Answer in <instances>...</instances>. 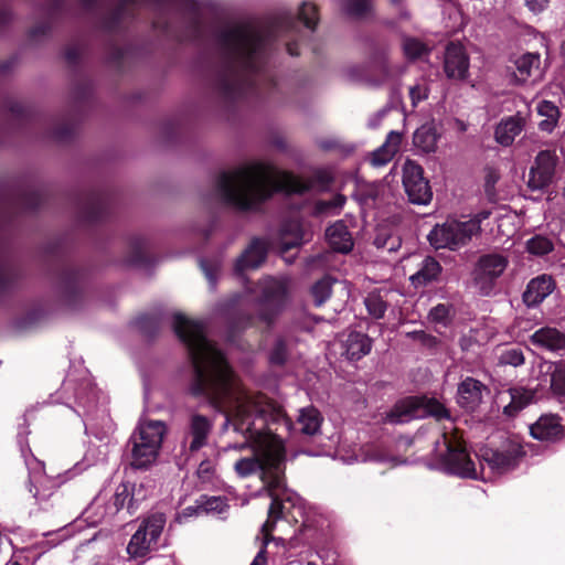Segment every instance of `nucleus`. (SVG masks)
<instances>
[{
  "label": "nucleus",
  "mask_w": 565,
  "mask_h": 565,
  "mask_svg": "<svg viewBox=\"0 0 565 565\" xmlns=\"http://www.w3.org/2000/svg\"><path fill=\"white\" fill-rule=\"evenodd\" d=\"M172 328L185 345L192 364L190 394L205 397L216 412L225 415L236 431L246 437L253 449L252 457L235 462L237 476L247 478L259 472L264 488H284L286 454L279 429L289 433L292 426L285 409L263 394L253 396L244 392L226 356L207 340L202 321L177 312Z\"/></svg>",
  "instance_id": "nucleus-1"
},
{
  "label": "nucleus",
  "mask_w": 565,
  "mask_h": 565,
  "mask_svg": "<svg viewBox=\"0 0 565 565\" xmlns=\"http://www.w3.org/2000/svg\"><path fill=\"white\" fill-rule=\"evenodd\" d=\"M218 42L224 49L215 74V89L221 99L233 104L260 93L259 82L276 83L265 70L264 34L249 24L222 30Z\"/></svg>",
  "instance_id": "nucleus-2"
},
{
  "label": "nucleus",
  "mask_w": 565,
  "mask_h": 565,
  "mask_svg": "<svg viewBox=\"0 0 565 565\" xmlns=\"http://www.w3.org/2000/svg\"><path fill=\"white\" fill-rule=\"evenodd\" d=\"M332 181L331 173L326 169H317L311 178L302 179L292 172L274 177L270 164L253 163L222 171L216 179L215 190L224 204L247 212L257 210L275 193L302 195L316 186L327 189Z\"/></svg>",
  "instance_id": "nucleus-3"
},
{
  "label": "nucleus",
  "mask_w": 565,
  "mask_h": 565,
  "mask_svg": "<svg viewBox=\"0 0 565 565\" xmlns=\"http://www.w3.org/2000/svg\"><path fill=\"white\" fill-rule=\"evenodd\" d=\"M46 258L50 263V270L55 277L61 302L70 309L79 308L88 284L87 269L73 264L60 244L47 248Z\"/></svg>",
  "instance_id": "nucleus-4"
},
{
  "label": "nucleus",
  "mask_w": 565,
  "mask_h": 565,
  "mask_svg": "<svg viewBox=\"0 0 565 565\" xmlns=\"http://www.w3.org/2000/svg\"><path fill=\"white\" fill-rule=\"evenodd\" d=\"M264 307L257 315L245 311H235L227 319V339L235 343L239 335L247 329L257 327L259 322L270 330L281 311L286 298L287 286L280 280H270L263 290Z\"/></svg>",
  "instance_id": "nucleus-5"
},
{
  "label": "nucleus",
  "mask_w": 565,
  "mask_h": 565,
  "mask_svg": "<svg viewBox=\"0 0 565 565\" xmlns=\"http://www.w3.org/2000/svg\"><path fill=\"white\" fill-rule=\"evenodd\" d=\"M164 434L166 425L162 422L149 420L140 424L129 439L132 468L147 469L156 461Z\"/></svg>",
  "instance_id": "nucleus-6"
},
{
  "label": "nucleus",
  "mask_w": 565,
  "mask_h": 565,
  "mask_svg": "<svg viewBox=\"0 0 565 565\" xmlns=\"http://www.w3.org/2000/svg\"><path fill=\"white\" fill-rule=\"evenodd\" d=\"M44 203L42 190L31 185H19L11 189L0 200V223L10 225L26 212L38 211Z\"/></svg>",
  "instance_id": "nucleus-7"
},
{
  "label": "nucleus",
  "mask_w": 565,
  "mask_h": 565,
  "mask_svg": "<svg viewBox=\"0 0 565 565\" xmlns=\"http://www.w3.org/2000/svg\"><path fill=\"white\" fill-rule=\"evenodd\" d=\"M77 215L87 225H97L110 218L114 209V195L105 189L94 188L76 198Z\"/></svg>",
  "instance_id": "nucleus-8"
},
{
  "label": "nucleus",
  "mask_w": 565,
  "mask_h": 565,
  "mask_svg": "<svg viewBox=\"0 0 565 565\" xmlns=\"http://www.w3.org/2000/svg\"><path fill=\"white\" fill-rule=\"evenodd\" d=\"M475 224H469L467 221L447 218L443 224H436L427 238L436 249L458 250L467 246L472 237L478 236Z\"/></svg>",
  "instance_id": "nucleus-9"
},
{
  "label": "nucleus",
  "mask_w": 565,
  "mask_h": 565,
  "mask_svg": "<svg viewBox=\"0 0 565 565\" xmlns=\"http://www.w3.org/2000/svg\"><path fill=\"white\" fill-rule=\"evenodd\" d=\"M446 452L441 457V461L446 470L456 476L475 479L477 477L475 462L466 447V441L458 430L443 434Z\"/></svg>",
  "instance_id": "nucleus-10"
},
{
  "label": "nucleus",
  "mask_w": 565,
  "mask_h": 565,
  "mask_svg": "<svg viewBox=\"0 0 565 565\" xmlns=\"http://www.w3.org/2000/svg\"><path fill=\"white\" fill-rule=\"evenodd\" d=\"M525 455L523 446L511 439H507L499 447L484 446L479 450L480 461L499 475L514 470Z\"/></svg>",
  "instance_id": "nucleus-11"
},
{
  "label": "nucleus",
  "mask_w": 565,
  "mask_h": 565,
  "mask_svg": "<svg viewBox=\"0 0 565 565\" xmlns=\"http://www.w3.org/2000/svg\"><path fill=\"white\" fill-rule=\"evenodd\" d=\"M508 265V258L501 254L489 253L479 257L472 271V280L481 296L493 294Z\"/></svg>",
  "instance_id": "nucleus-12"
},
{
  "label": "nucleus",
  "mask_w": 565,
  "mask_h": 565,
  "mask_svg": "<svg viewBox=\"0 0 565 565\" xmlns=\"http://www.w3.org/2000/svg\"><path fill=\"white\" fill-rule=\"evenodd\" d=\"M298 21L302 22L303 25L315 31L319 23V10L313 2L305 1L299 8L297 18L290 12H281L273 17L268 24V36L274 38L281 32L292 31Z\"/></svg>",
  "instance_id": "nucleus-13"
},
{
  "label": "nucleus",
  "mask_w": 565,
  "mask_h": 565,
  "mask_svg": "<svg viewBox=\"0 0 565 565\" xmlns=\"http://www.w3.org/2000/svg\"><path fill=\"white\" fill-rule=\"evenodd\" d=\"M403 185L411 203L425 205L430 202L429 182L424 177L423 167L414 160L407 159L403 166Z\"/></svg>",
  "instance_id": "nucleus-14"
},
{
  "label": "nucleus",
  "mask_w": 565,
  "mask_h": 565,
  "mask_svg": "<svg viewBox=\"0 0 565 565\" xmlns=\"http://www.w3.org/2000/svg\"><path fill=\"white\" fill-rule=\"evenodd\" d=\"M213 426V420L210 417L200 413H192L183 430L182 447L190 455L201 450L207 445Z\"/></svg>",
  "instance_id": "nucleus-15"
},
{
  "label": "nucleus",
  "mask_w": 565,
  "mask_h": 565,
  "mask_svg": "<svg viewBox=\"0 0 565 565\" xmlns=\"http://www.w3.org/2000/svg\"><path fill=\"white\" fill-rule=\"evenodd\" d=\"M558 157L555 151L542 150L535 158V163L530 170L529 188L532 190H542L548 186L555 175Z\"/></svg>",
  "instance_id": "nucleus-16"
},
{
  "label": "nucleus",
  "mask_w": 565,
  "mask_h": 565,
  "mask_svg": "<svg viewBox=\"0 0 565 565\" xmlns=\"http://www.w3.org/2000/svg\"><path fill=\"white\" fill-rule=\"evenodd\" d=\"M138 0H119L114 9L105 13L100 19V24L104 31L108 33H116L120 30L125 18L135 19L137 17L136 9L132 8ZM148 3L156 6H164L171 0H145Z\"/></svg>",
  "instance_id": "nucleus-17"
},
{
  "label": "nucleus",
  "mask_w": 565,
  "mask_h": 565,
  "mask_svg": "<svg viewBox=\"0 0 565 565\" xmlns=\"http://www.w3.org/2000/svg\"><path fill=\"white\" fill-rule=\"evenodd\" d=\"M444 71L448 78L463 81L469 75V56L459 43L450 42L445 52Z\"/></svg>",
  "instance_id": "nucleus-18"
},
{
  "label": "nucleus",
  "mask_w": 565,
  "mask_h": 565,
  "mask_svg": "<svg viewBox=\"0 0 565 565\" xmlns=\"http://www.w3.org/2000/svg\"><path fill=\"white\" fill-rule=\"evenodd\" d=\"M268 254V243L260 237L252 238L248 246L243 250L241 256L236 259L234 270L236 274L242 275L248 269H256L260 267Z\"/></svg>",
  "instance_id": "nucleus-19"
},
{
  "label": "nucleus",
  "mask_w": 565,
  "mask_h": 565,
  "mask_svg": "<svg viewBox=\"0 0 565 565\" xmlns=\"http://www.w3.org/2000/svg\"><path fill=\"white\" fill-rule=\"evenodd\" d=\"M483 392H488V387L482 382L467 376L458 384L457 403L461 408L475 412L482 402Z\"/></svg>",
  "instance_id": "nucleus-20"
},
{
  "label": "nucleus",
  "mask_w": 565,
  "mask_h": 565,
  "mask_svg": "<svg viewBox=\"0 0 565 565\" xmlns=\"http://www.w3.org/2000/svg\"><path fill=\"white\" fill-rule=\"evenodd\" d=\"M514 71L511 82L515 85H524L529 82L534 83L541 77V56L539 53H525L515 58Z\"/></svg>",
  "instance_id": "nucleus-21"
},
{
  "label": "nucleus",
  "mask_w": 565,
  "mask_h": 565,
  "mask_svg": "<svg viewBox=\"0 0 565 565\" xmlns=\"http://www.w3.org/2000/svg\"><path fill=\"white\" fill-rule=\"evenodd\" d=\"M530 431L535 439L553 443L563 439L565 435L562 418L554 414L542 415L531 425Z\"/></svg>",
  "instance_id": "nucleus-22"
},
{
  "label": "nucleus",
  "mask_w": 565,
  "mask_h": 565,
  "mask_svg": "<svg viewBox=\"0 0 565 565\" xmlns=\"http://www.w3.org/2000/svg\"><path fill=\"white\" fill-rule=\"evenodd\" d=\"M556 288L552 276L542 274L532 278L522 295L523 302L527 307H536L542 303Z\"/></svg>",
  "instance_id": "nucleus-23"
},
{
  "label": "nucleus",
  "mask_w": 565,
  "mask_h": 565,
  "mask_svg": "<svg viewBox=\"0 0 565 565\" xmlns=\"http://www.w3.org/2000/svg\"><path fill=\"white\" fill-rule=\"evenodd\" d=\"M264 489L271 499L268 509V518L262 526L264 543L267 544L274 539L271 533L275 530L276 522L284 516L285 504L284 499L280 498L279 493L286 490V484L281 489H270L269 487Z\"/></svg>",
  "instance_id": "nucleus-24"
},
{
  "label": "nucleus",
  "mask_w": 565,
  "mask_h": 565,
  "mask_svg": "<svg viewBox=\"0 0 565 565\" xmlns=\"http://www.w3.org/2000/svg\"><path fill=\"white\" fill-rule=\"evenodd\" d=\"M326 237L330 247L341 254H348L353 248L352 235L343 221H337L326 231Z\"/></svg>",
  "instance_id": "nucleus-25"
},
{
  "label": "nucleus",
  "mask_w": 565,
  "mask_h": 565,
  "mask_svg": "<svg viewBox=\"0 0 565 565\" xmlns=\"http://www.w3.org/2000/svg\"><path fill=\"white\" fill-rule=\"evenodd\" d=\"M524 125V118L519 115L502 119L494 131L497 142L503 147L511 146L515 137L522 132Z\"/></svg>",
  "instance_id": "nucleus-26"
},
{
  "label": "nucleus",
  "mask_w": 565,
  "mask_h": 565,
  "mask_svg": "<svg viewBox=\"0 0 565 565\" xmlns=\"http://www.w3.org/2000/svg\"><path fill=\"white\" fill-rule=\"evenodd\" d=\"M419 399L412 395L397 401L387 413V420L392 424H401L411 418H419Z\"/></svg>",
  "instance_id": "nucleus-27"
},
{
  "label": "nucleus",
  "mask_w": 565,
  "mask_h": 565,
  "mask_svg": "<svg viewBox=\"0 0 565 565\" xmlns=\"http://www.w3.org/2000/svg\"><path fill=\"white\" fill-rule=\"evenodd\" d=\"M443 267L440 263L433 256H427L422 262L417 273L411 276L409 280L415 288L425 287L428 284L438 281Z\"/></svg>",
  "instance_id": "nucleus-28"
},
{
  "label": "nucleus",
  "mask_w": 565,
  "mask_h": 565,
  "mask_svg": "<svg viewBox=\"0 0 565 565\" xmlns=\"http://www.w3.org/2000/svg\"><path fill=\"white\" fill-rule=\"evenodd\" d=\"M401 142L402 135L395 130L390 131L385 142L372 152V166L382 167L387 164L398 151Z\"/></svg>",
  "instance_id": "nucleus-29"
},
{
  "label": "nucleus",
  "mask_w": 565,
  "mask_h": 565,
  "mask_svg": "<svg viewBox=\"0 0 565 565\" xmlns=\"http://www.w3.org/2000/svg\"><path fill=\"white\" fill-rule=\"evenodd\" d=\"M531 342L551 351L565 349V335L556 328L544 327L536 330L531 335Z\"/></svg>",
  "instance_id": "nucleus-30"
},
{
  "label": "nucleus",
  "mask_w": 565,
  "mask_h": 565,
  "mask_svg": "<svg viewBox=\"0 0 565 565\" xmlns=\"http://www.w3.org/2000/svg\"><path fill=\"white\" fill-rule=\"evenodd\" d=\"M344 347L347 358L351 361H359L370 353L372 339L365 333L352 331L349 333Z\"/></svg>",
  "instance_id": "nucleus-31"
},
{
  "label": "nucleus",
  "mask_w": 565,
  "mask_h": 565,
  "mask_svg": "<svg viewBox=\"0 0 565 565\" xmlns=\"http://www.w3.org/2000/svg\"><path fill=\"white\" fill-rule=\"evenodd\" d=\"M536 111L543 119L537 124L542 132L552 134L558 125L561 118L559 108L551 100H540L536 105Z\"/></svg>",
  "instance_id": "nucleus-32"
},
{
  "label": "nucleus",
  "mask_w": 565,
  "mask_h": 565,
  "mask_svg": "<svg viewBox=\"0 0 565 565\" xmlns=\"http://www.w3.org/2000/svg\"><path fill=\"white\" fill-rule=\"evenodd\" d=\"M128 254L126 262L134 266H148L152 263V258L147 253L148 241L140 235H134L128 243Z\"/></svg>",
  "instance_id": "nucleus-33"
},
{
  "label": "nucleus",
  "mask_w": 565,
  "mask_h": 565,
  "mask_svg": "<svg viewBox=\"0 0 565 565\" xmlns=\"http://www.w3.org/2000/svg\"><path fill=\"white\" fill-rule=\"evenodd\" d=\"M323 417L315 406H307L299 411L297 424L301 434L315 436L320 431Z\"/></svg>",
  "instance_id": "nucleus-34"
},
{
  "label": "nucleus",
  "mask_w": 565,
  "mask_h": 565,
  "mask_svg": "<svg viewBox=\"0 0 565 565\" xmlns=\"http://www.w3.org/2000/svg\"><path fill=\"white\" fill-rule=\"evenodd\" d=\"M21 277L20 269L11 260L0 257V297L11 292Z\"/></svg>",
  "instance_id": "nucleus-35"
},
{
  "label": "nucleus",
  "mask_w": 565,
  "mask_h": 565,
  "mask_svg": "<svg viewBox=\"0 0 565 565\" xmlns=\"http://www.w3.org/2000/svg\"><path fill=\"white\" fill-rule=\"evenodd\" d=\"M511 401L503 407V414L508 417L516 416L523 408L534 399V392L526 388H510Z\"/></svg>",
  "instance_id": "nucleus-36"
},
{
  "label": "nucleus",
  "mask_w": 565,
  "mask_h": 565,
  "mask_svg": "<svg viewBox=\"0 0 565 565\" xmlns=\"http://www.w3.org/2000/svg\"><path fill=\"white\" fill-rule=\"evenodd\" d=\"M163 321V312L156 310L149 313H142L135 320L138 330L147 338L153 339L158 335Z\"/></svg>",
  "instance_id": "nucleus-37"
},
{
  "label": "nucleus",
  "mask_w": 565,
  "mask_h": 565,
  "mask_svg": "<svg viewBox=\"0 0 565 565\" xmlns=\"http://www.w3.org/2000/svg\"><path fill=\"white\" fill-rule=\"evenodd\" d=\"M76 132V125L68 117H63L51 122L46 135L57 142L71 141Z\"/></svg>",
  "instance_id": "nucleus-38"
},
{
  "label": "nucleus",
  "mask_w": 565,
  "mask_h": 565,
  "mask_svg": "<svg viewBox=\"0 0 565 565\" xmlns=\"http://www.w3.org/2000/svg\"><path fill=\"white\" fill-rule=\"evenodd\" d=\"M419 399V418L431 416L436 419H448L450 413L446 406L435 397H428L426 395H417Z\"/></svg>",
  "instance_id": "nucleus-39"
},
{
  "label": "nucleus",
  "mask_w": 565,
  "mask_h": 565,
  "mask_svg": "<svg viewBox=\"0 0 565 565\" xmlns=\"http://www.w3.org/2000/svg\"><path fill=\"white\" fill-rule=\"evenodd\" d=\"M437 134L433 125H423L416 129L413 143L425 153L434 152L437 148Z\"/></svg>",
  "instance_id": "nucleus-40"
},
{
  "label": "nucleus",
  "mask_w": 565,
  "mask_h": 565,
  "mask_svg": "<svg viewBox=\"0 0 565 565\" xmlns=\"http://www.w3.org/2000/svg\"><path fill=\"white\" fill-rule=\"evenodd\" d=\"M341 8L351 19L362 20L373 10L372 0H342Z\"/></svg>",
  "instance_id": "nucleus-41"
},
{
  "label": "nucleus",
  "mask_w": 565,
  "mask_h": 565,
  "mask_svg": "<svg viewBox=\"0 0 565 565\" xmlns=\"http://www.w3.org/2000/svg\"><path fill=\"white\" fill-rule=\"evenodd\" d=\"M149 536L140 527L131 536L127 552L134 557L145 556L156 544L148 540Z\"/></svg>",
  "instance_id": "nucleus-42"
},
{
  "label": "nucleus",
  "mask_w": 565,
  "mask_h": 565,
  "mask_svg": "<svg viewBox=\"0 0 565 565\" xmlns=\"http://www.w3.org/2000/svg\"><path fill=\"white\" fill-rule=\"evenodd\" d=\"M166 524V515L163 513H152L143 522L140 524V529L145 531V533L149 536V541H152L157 544L158 539L160 537L162 530Z\"/></svg>",
  "instance_id": "nucleus-43"
},
{
  "label": "nucleus",
  "mask_w": 565,
  "mask_h": 565,
  "mask_svg": "<svg viewBox=\"0 0 565 565\" xmlns=\"http://www.w3.org/2000/svg\"><path fill=\"white\" fill-rule=\"evenodd\" d=\"M6 108L21 126H28L36 121L30 107L18 100H8Z\"/></svg>",
  "instance_id": "nucleus-44"
},
{
  "label": "nucleus",
  "mask_w": 565,
  "mask_h": 565,
  "mask_svg": "<svg viewBox=\"0 0 565 565\" xmlns=\"http://www.w3.org/2000/svg\"><path fill=\"white\" fill-rule=\"evenodd\" d=\"M289 359L288 342L284 337H278L268 353V362L273 366H284Z\"/></svg>",
  "instance_id": "nucleus-45"
},
{
  "label": "nucleus",
  "mask_w": 565,
  "mask_h": 565,
  "mask_svg": "<svg viewBox=\"0 0 565 565\" xmlns=\"http://www.w3.org/2000/svg\"><path fill=\"white\" fill-rule=\"evenodd\" d=\"M366 45L370 51V57L374 63L384 64L388 50V43L381 36H369Z\"/></svg>",
  "instance_id": "nucleus-46"
},
{
  "label": "nucleus",
  "mask_w": 565,
  "mask_h": 565,
  "mask_svg": "<svg viewBox=\"0 0 565 565\" xmlns=\"http://www.w3.org/2000/svg\"><path fill=\"white\" fill-rule=\"evenodd\" d=\"M366 310L374 319H382L387 310V302L379 292H370L364 299Z\"/></svg>",
  "instance_id": "nucleus-47"
},
{
  "label": "nucleus",
  "mask_w": 565,
  "mask_h": 565,
  "mask_svg": "<svg viewBox=\"0 0 565 565\" xmlns=\"http://www.w3.org/2000/svg\"><path fill=\"white\" fill-rule=\"evenodd\" d=\"M554 249L553 242L543 235H535L526 242V250L535 256H545Z\"/></svg>",
  "instance_id": "nucleus-48"
},
{
  "label": "nucleus",
  "mask_w": 565,
  "mask_h": 565,
  "mask_svg": "<svg viewBox=\"0 0 565 565\" xmlns=\"http://www.w3.org/2000/svg\"><path fill=\"white\" fill-rule=\"evenodd\" d=\"M332 282L330 277L326 276L319 279L311 287V296L313 297L315 306H322L331 296Z\"/></svg>",
  "instance_id": "nucleus-49"
},
{
  "label": "nucleus",
  "mask_w": 565,
  "mask_h": 565,
  "mask_svg": "<svg viewBox=\"0 0 565 565\" xmlns=\"http://www.w3.org/2000/svg\"><path fill=\"white\" fill-rule=\"evenodd\" d=\"M551 390L555 395L565 396V361L554 364L551 373Z\"/></svg>",
  "instance_id": "nucleus-50"
},
{
  "label": "nucleus",
  "mask_w": 565,
  "mask_h": 565,
  "mask_svg": "<svg viewBox=\"0 0 565 565\" xmlns=\"http://www.w3.org/2000/svg\"><path fill=\"white\" fill-rule=\"evenodd\" d=\"M186 8L192 13V17L189 22V28L191 31V36L193 40H199L203 33V24L201 17L199 14V8L195 0H186Z\"/></svg>",
  "instance_id": "nucleus-51"
},
{
  "label": "nucleus",
  "mask_w": 565,
  "mask_h": 565,
  "mask_svg": "<svg viewBox=\"0 0 565 565\" xmlns=\"http://www.w3.org/2000/svg\"><path fill=\"white\" fill-rule=\"evenodd\" d=\"M401 237L386 232H380L374 238V245L379 249H386L387 252H396L401 247Z\"/></svg>",
  "instance_id": "nucleus-52"
},
{
  "label": "nucleus",
  "mask_w": 565,
  "mask_h": 565,
  "mask_svg": "<svg viewBox=\"0 0 565 565\" xmlns=\"http://www.w3.org/2000/svg\"><path fill=\"white\" fill-rule=\"evenodd\" d=\"M403 51L407 58L416 60L428 53L427 46L415 38H406L403 43Z\"/></svg>",
  "instance_id": "nucleus-53"
},
{
  "label": "nucleus",
  "mask_w": 565,
  "mask_h": 565,
  "mask_svg": "<svg viewBox=\"0 0 565 565\" xmlns=\"http://www.w3.org/2000/svg\"><path fill=\"white\" fill-rule=\"evenodd\" d=\"M146 499V490L143 484H129V500L127 502V511L134 514L139 504Z\"/></svg>",
  "instance_id": "nucleus-54"
},
{
  "label": "nucleus",
  "mask_w": 565,
  "mask_h": 565,
  "mask_svg": "<svg viewBox=\"0 0 565 565\" xmlns=\"http://www.w3.org/2000/svg\"><path fill=\"white\" fill-rule=\"evenodd\" d=\"M225 501L222 497H209L202 494L198 499V507L201 508L202 512H222L225 507Z\"/></svg>",
  "instance_id": "nucleus-55"
},
{
  "label": "nucleus",
  "mask_w": 565,
  "mask_h": 565,
  "mask_svg": "<svg viewBox=\"0 0 565 565\" xmlns=\"http://www.w3.org/2000/svg\"><path fill=\"white\" fill-rule=\"evenodd\" d=\"M499 361L503 365L520 366L524 363V354L519 348L507 349L501 353Z\"/></svg>",
  "instance_id": "nucleus-56"
},
{
  "label": "nucleus",
  "mask_w": 565,
  "mask_h": 565,
  "mask_svg": "<svg viewBox=\"0 0 565 565\" xmlns=\"http://www.w3.org/2000/svg\"><path fill=\"white\" fill-rule=\"evenodd\" d=\"M181 132L180 122L177 119H169L162 122L161 135L166 142H174Z\"/></svg>",
  "instance_id": "nucleus-57"
},
{
  "label": "nucleus",
  "mask_w": 565,
  "mask_h": 565,
  "mask_svg": "<svg viewBox=\"0 0 565 565\" xmlns=\"http://www.w3.org/2000/svg\"><path fill=\"white\" fill-rule=\"evenodd\" d=\"M129 500V483H121L111 500L114 507V513H118L124 508L127 509V502Z\"/></svg>",
  "instance_id": "nucleus-58"
},
{
  "label": "nucleus",
  "mask_w": 565,
  "mask_h": 565,
  "mask_svg": "<svg viewBox=\"0 0 565 565\" xmlns=\"http://www.w3.org/2000/svg\"><path fill=\"white\" fill-rule=\"evenodd\" d=\"M451 306L447 303H438L429 311V319L433 322L447 324L450 320Z\"/></svg>",
  "instance_id": "nucleus-59"
},
{
  "label": "nucleus",
  "mask_w": 565,
  "mask_h": 565,
  "mask_svg": "<svg viewBox=\"0 0 565 565\" xmlns=\"http://www.w3.org/2000/svg\"><path fill=\"white\" fill-rule=\"evenodd\" d=\"M498 180H499V174L493 170H490L486 175L484 193H486L488 201L492 202V203L497 202V200H498L497 192H495V183L498 182Z\"/></svg>",
  "instance_id": "nucleus-60"
},
{
  "label": "nucleus",
  "mask_w": 565,
  "mask_h": 565,
  "mask_svg": "<svg viewBox=\"0 0 565 565\" xmlns=\"http://www.w3.org/2000/svg\"><path fill=\"white\" fill-rule=\"evenodd\" d=\"M82 55V49L77 44L68 45L64 51V58L70 66H77Z\"/></svg>",
  "instance_id": "nucleus-61"
},
{
  "label": "nucleus",
  "mask_w": 565,
  "mask_h": 565,
  "mask_svg": "<svg viewBox=\"0 0 565 565\" xmlns=\"http://www.w3.org/2000/svg\"><path fill=\"white\" fill-rule=\"evenodd\" d=\"M413 338L418 340L424 347L434 349L439 344V340L425 331H414L412 333Z\"/></svg>",
  "instance_id": "nucleus-62"
},
{
  "label": "nucleus",
  "mask_w": 565,
  "mask_h": 565,
  "mask_svg": "<svg viewBox=\"0 0 565 565\" xmlns=\"http://www.w3.org/2000/svg\"><path fill=\"white\" fill-rule=\"evenodd\" d=\"M52 30V25L49 21L38 23L29 31V38L31 40H36L40 36L47 35Z\"/></svg>",
  "instance_id": "nucleus-63"
},
{
  "label": "nucleus",
  "mask_w": 565,
  "mask_h": 565,
  "mask_svg": "<svg viewBox=\"0 0 565 565\" xmlns=\"http://www.w3.org/2000/svg\"><path fill=\"white\" fill-rule=\"evenodd\" d=\"M491 214H492L491 210H482V211H479L478 213H476L471 218L467 220V222L469 224H475V227H477L475 230V232H476L477 235H480V233H481V223L484 220H488Z\"/></svg>",
  "instance_id": "nucleus-64"
}]
</instances>
